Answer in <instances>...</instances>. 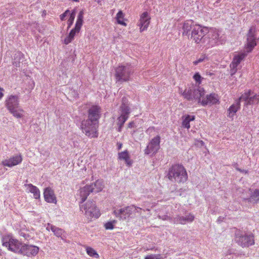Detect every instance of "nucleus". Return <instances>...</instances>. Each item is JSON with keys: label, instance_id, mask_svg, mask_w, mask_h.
I'll list each match as a JSON object with an SVG mask.
<instances>
[{"label": "nucleus", "instance_id": "1", "mask_svg": "<svg viewBox=\"0 0 259 259\" xmlns=\"http://www.w3.org/2000/svg\"><path fill=\"white\" fill-rule=\"evenodd\" d=\"M167 176L170 181L179 184L184 183L188 180L186 168L179 164H174L169 168Z\"/></svg>", "mask_w": 259, "mask_h": 259}, {"label": "nucleus", "instance_id": "2", "mask_svg": "<svg viewBox=\"0 0 259 259\" xmlns=\"http://www.w3.org/2000/svg\"><path fill=\"white\" fill-rule=\"evenodd\" d=\"M180 93L187 100L196 101L199 104L200 99L205 94V92L203 88L197 87L194 84H190L184 91L181 90Z\"/></svg>", "mask_w": 259, "mask_h": 259}, {"label": "nucleus", "instance_id": "3", "mask_svg": "<svg viewBox=\"0 0 259 259\" xmlns=\"http://www.w3.org/2000/svg\"><path fill=\"white\" fill-rule=\"evenodd\" d=\"M19 97L10 95L5 101V106L13 116L21 118L23 117L24 110L19 107Z\"/></svg>", "mask_w": 259, "mask_h": 259}, {"label": "nucleus", "instance_id": "4", "mask_svg": "<svg viewBox=\"0 0 259 259\" xmlns=\"http://www.w3.org/2000/svg\"><path fill=\"white\" fill-rule=\"evenodd\" d=\"M133 72V68L130 64L126 63L119 65L115 69L116 82L122 83L128 81Z\"/></svg>", "mask_w": 259, "mask_h": 259}, {"label": "nucleus", "instance_id": "5", "mask_svg": "<svg viewBox=\"0 0 259 259\" xmlns=\"http://www.w3.org/2000/svg\"><path fill=\"white\" fill-rule=\"evenodd\" d=\"M2 241L3 246L6 247L8 250L19 254L23 243L15 238L12 234L5 235Z\"/></svg>", "mask_w": 259, "mask_h": 259}, {"label": "nucleus", "instance_id": "6", "mask_svg": "<svg viewBox=\"0 0 259 259\" xmlns=\"http://www.w3.org/2000/svg\"><path fill=\"white\" fill-rule=\"evenodd\" d=\"M80 208L84 211L88 222H91L93 219H98L101 215L100 210L92 201H88L84 204L80 205Z\"/></svg>", "mask_w": 259, "mask_h": 259}, {"label": "nucleus", "instance_id": "7", "mask_svg": "<svg viewBox=\"0 0 259 259\" xmlns=\"http://www.w3.org/2000/svg\"><path fill=\"white\" fill-rule=\"evenodd\" d=\"M257 28L255 25H252L249 28L246 34V41L244 45V49L246 53H249L252 52L254 47L257 45L258 38L256 36Z\"/></svg>", "mask_w": 259, "mask_h": 259}, {"label": "nucleus", "instance_id": "8", "mask_svg": "<svg viewBox=\"0 0 259 259\" xmlns=\"http://www.w3.org/2000/svg\"><path fill=\"white\" fill-rule=\"evenodd\" d=\"M208 32L207 27H202L200 25L193 27L191 32V38L197 44H200L204 47L205 34Z\"/></svg>", "mask_w": 259, "mask_h": 259}, {"label": "nucleus", "instance_id": "9", "mask_svg": "<svg viewBox=\"0 0 259 259\" xmlns=\"http://www.w3.org/2000/svg\"><path fill=\"white\" fill-rule=\"evenodd\" d=\"M98 123L88 119L82 121L81 129L83 132L90 138H96L98 136Z\"/></svg>", "mask_w": 259, "mask_h": 259}, {"label": "nucleus", "instance_id": "10", "mask_svg": "<svg viewBox=\"0 0 259 259\" xmlns=\"http://www.w3.org/2000/svg\"><path fill=\"white\" fill-rule=\"evenodd\" d=\"M235 240L242 247H248L254 244V236L252 234H242L240 231L235 233Z\"/></svg>", "mask_w": 259, "mask_h": 259}, {"label": "nucleus", "instance_id": "11", "mask_svg": "<svg viewBox=\"0 0 259 259\" xmlns=\"http://www.w3.org/2000/svg\"><path fill=\"white\" fill-rule=\"evenodd\" d=\"M208 34L205 36L204 48L209 49L217 46L219 41L220 31L216 28L211 29Z\"/></svg>", "mask_w": 259, "mask_h": 259}, {"label": "nucleus", "instance_id": "12", "mask_svg": "<svg viewBox=\"0 0 259 259\" xmlns=\"http://www.w3.org/2000/svg\"><path fill=\"white\" fill-rule=\"evenodd\" d=\"M239 100L244 101L246 105H258L259 104V94L248 90L245 91L242 94Z\"/></svg>", "mask_w": 259, "mask_h": 259}, {"label": "nucleus", "instance_id": "13", "mask_svg": "<svg viewBox=\"0 0 259 259\" xmlns=\"http://www.w3.org/2000/svg\"><path fill=\"white\" fill-rule=\"evenodd\" d=\"M136 209L137 207L134 205L128 206L114 210L113 214L120 220L123 221L128 219Z\"/></svg>", "mask_w": 259, "mask_h": 259}, {"label": "nucleus", "instance_id": "14", "mask_svg": "<svg viewBox=\"0 0 259 259\" xmlns=\"http://www.w3.org/2000/svg\"><path fill=\"white\" fill-rule=\"evenodd\" d=\"M126 99L125 98H122V104L120 106L121 115L117 118V125H118V132H120L121 128L125 123L127 120L130 113V109L129 107L125 105L123 103L124 101H126Z\"/></svg>", "mask_w": 259, "mask_h": 259}, {"label": "nucleus", "instance_id": "15", "mask_svg": "<svg viewBox=\"0 0 259 259\" xmlns=\"http://www.w3.org/2000/svg\"><path fill=\"white\" fill-rule=\"evenodd\" d=\"M246 56L247 54L245 52H241L234 56L233 60L230 65L231 76L234 75L236 73L237 66Z\"/></svg>", "mask_w": 259, "mask_h": 259}, {"label": "nucleus", "instance_id": "16", "mask_svg": "<svg viewBox=\"0 0 259 259\" xmlns=\"http://www.w3.org/2000/svg\"><path fill=\"white\" fill-rule=\"evenodd\" d=\"M160 137L157 136L153 138L145 149L146 154H154L160 148Z\"/></svg>", "mask_w": 259, "mask_h": 259}, {"label": "nucleus", "instance_id": "17", "mask_svg": "<svg viewBox=\"0 0 259 259\" xmlns=\"http://www.w3.org/2000/svg\"><path fill=\"white\" fill-rule=\"evenodd\" d=\"M220 103V98L218 95L215 93H211L206 96L203 95L199 104L204 106L206 105H212Z\"/></svg>", "mask_w": 259, "mask_h": 259}, {"label": "nucleus", "instance_id": "18", "mask_svg": "<svg viewBox=\"0 0 259 259\" xmlns=\"http://www.w3.org/2000/svg\"><path fill=\"white\" fill-rule=\"evenodd\" d=\"M150 20L151 17L148 12H145L141 14L137 24L141 32L147 29L150 23Z\"/></svg>", "mask_w": 259, "mask_h": 259}, {"label": "nucleus", "instance_id": "19", "mask_svg": "<svg viewBox=\"0 0 259 259\" xmlns=\"http://www.w3.org/2000/svg\"><path fill=\"white\" fill-rule=\"evenodd\" d=\"M38 251L39 248L37 246L23 244L19 254L27 256H34Z\"/></svg>", "mask_w": 259, "mask_h": 259}, {"label": "nucleus", "instance_id": "20", "mask_svg": "<svg viewBox=\"0 0 259 259\" xmlns=\"http://www.w3.org/2000/svg\"><path fill=\"white\" fill-rule=\"evenodd\" d=\"M101 108L97 105L92 106L88 111V120L98 123L100 117Z\"/></svg>", "mask_w": 259, "mask_h": 259}, {"label": "nucleus", "instance_id": "21", "mask_svg": "<svg viewBox=\"0 0 259 259\" xmlns=\"http://www.w3.org/2000/svg\"><path fill=\"white\" fill-rule=\"evenodd\" d=\"M22 159L23 158L21 154L16 155L10 157L9 159L3 160L1 164L3 166L12 167L21 163Z\"/></svg>", "mask_w": 259, "mask_h": 259}, {"label": "nucleus", "instance_id": "22", "mask_svg": "<svg viewBox=\"0 0 259 259\" xmlns=\"http://www.w3.org/2000/svg\"><path fill=\"white\" fill-rule=\"evenodd\" d=\"M44 195L46 201L48 203L56 204V197L53 190L51 188L48 187L44 190Z\"/></svg>", "mask_w": 259, "mask_h": 259}, {"label": "nucleus", "instance_id": "23", "mask_svg": "<svg viewBox=\"0 0 259 259\" xmlns=\"http://www.w3.org/2000/svg\"><path fill=\"white\" fill-rule=\"evenodd\" d=\"M80 31V29L74 27L71 30L69 34L64 38L63 43L65 45H68L71 43L74 40L75 36L77 34H78Z\"/></svg>", "mask_w": 259, "mask_h": 259}, {"label": "nucleus", "instance_id": "24", "mask_svg": "<svg viewBox=\"0 0 259 259\" xmlns=\"http://www.w3.org/2000/svg\"><path fill=\"white\" fill-rule=\"evenodd\" d=\"M93 192V189L90 185H87L80 189V196L81 199V203H83L87 199L91 193Z\"/></svg>", "mask_w": 259, "mask_h": 259}, {"label": "nucleus", "instance_id": "25", "mask_svg": "<svg viewBox=\"0 0 259 259\" xmlns=\"http://www.w3.org/2000/svg\"><path fill=\"white\" fill-rule=\"evenodd\" d=\"M118 158L120 160L124 161L125 164L128 166L133 163V161L131 159L130 154L127 150L119 152L118 154Z\"/></svg>", "mask_w": 259, "mask_h": 259}, {"label": "nucleus", "instance_id": "26", "mask_svg": "<svg viewBox=\"0 0 259 259\" xmlns=\"http://www.w3.org/2000/svg\"><path fill=\"white\" fill-rule=\"evenodd\" d=\"M26 190L33 194V197L35 199H38L40 198V191L37 187L31 184H26L24 185Z\"/></svg>", "mask_w": 259, "mask_h": 259}, {"label": "nucleus", "instance_id": "27", "mask_svg": "<svg viewBox=\"0 0 259 259\" xmlns=\"http://www.w3.org/2000/svg\"><path fill=\"white\" fill-rule=\"evenodd\" d=\"M195 117L194 115H185L182 116V126L189 130L190 128V121H194Z\"/></svg>", "mask_w": 259, "mask_h": 259}, {"label": "nucleus", "instance_id": "28", "mask_svg": "<svg viewBox=\"0 0 259 259\" xmlns=\"http://www.w3.org/2000/svg\"><path fill=\"white\" fill-rule=\"evenodd\" d=\"M194 26H193V22L192 20H187L185 21L183 24L182 29V35L183 36L189 35V32Z\"/></svg>", "mask_w": 259, "mask_h": 259}, {"label": "nucleus", "instance_id": "29", "mask_svg": "<svg viewBox=\"0 0 259 259\" xmlns=\"http://www.w3.org/2000/svg\"><path fill=\"white\" fill-rule=\"evenodd\" d=\"M90 185L92 189H93V192L95 193H98L101 191L104 188L103 182L99 180Z\"/></svg>", "mask_w": 259, "mask_h": 259}, {"label": "nucleus", "instance_id": "30", "mask_svg": "<svg viewBox=\"0 0 259 259\" xmlns=\"http://www.w3.org/2000/svg\"><path fill=\"white\" fill-rule=\"evenodd\" d=\"M241 100H239L236 103V104H233L229 108L228 110V116L229 117H233L235 113L237 112V111L240 109V101Z\"/></svg>", "mask_w": 259, "mask_h": 259}, {"label": "nucleus", "instance_id": "31", "mask_svg": "<svg viewBox=\"0 0 259 259\" xmlns=\"http://www.w3.org/2000/svg\"><path fill=\"white\" fill-rule=\"evenodd\" d=\"M194 216L192 215H189L186 217H178L175 219V223L180 224H185L186 222H191L194 220Z\"/></svg>", "mask_w": 259, "mask_h": 259}, {"label": "nucleus", "instance_id": "32", "mask_svg": "<svg viewBox=\"0 0 259 259\" xmlns=\"http://www.w3.org/2000/svg\"><path fill=\"white\" fill-rule=\"evenodd\" d=\"M83 14L84 12L83 10H81L79 12L77 16V20L74 26L75 27L80 30H81L83 22Z\"/></svg>", "mask_w": 259, "mask_h": 259}, {"label": "nucleus", "instance_id": "33", "mask_svg": "<svg viewBox=\"0 0 259 259\" xmlns=\"http://www.w3.org/2000/svg\"><path fill=\"white\" fill-rule=\"evenodd\" d=\"M115 19L118 24L126 26L127 24L124 22V14L120 10L116 14Z\"/></svg>", "mask_w": 259, "mask_h": 259}, {"label": "nucleus", "instance_id": "34", "mask_svg": "<svg viewBox=\"0 0 259 259\" xmlns=\"http://www.w3.org/2000/svg\"><path fill=\"white\" fill-rule=\"evenodd\" d=\"M86 251L87 254L91 256V257H94L96 258H98L99 257V255L97 252V251L93 249V248L89 246H87L85 247Z\"/></svg>", "mask_w": 259, "mask_h": 259}, {"label": "nucleus", "instance_id": "35", "mask_svg": "<svg viewBox=\"0 0 259 259\" xmlns=\"http://www.w3.org/2000/svg\"><path fill=\"white\" fill-rule=\"evenodd\" d=\"M117 223V221L113 220L108 221L104 224V227L106 230H113L115 225Z\"/></svg>", "mask_w": 259, "mask_h": 259}, {"label": "nucleus", "instance_id": "36", "mask_svg": "<svg viewBox=\"0 0 259 259\" xmlns=\"http://www.w3.org/2000/svg\"><path fill=\"white\" fill-rule=\"evenodd\" d=\"M51 229L52 231L54 232V234L57 237H60L63 233L62 229L55 226H51Z\"/></svg>", "mask_w": 259, "mask_h": 259}, {"label": "nucleus", "instance_id": "37", "mask_svg": "<svg viewBox=\"0 0 259 259\" xmlns=\"http://www.w3.org/2000/svg\"><path fill=\"white\" fill-rule=\"evenodd\" d=\"M75 16V13L74 11H73L70 14V17L67 21V29H69L71 25L73 24Z\"/></svg>", "mask_w": 259, "mask_h": 259}, {"label": "nucleus", "instance_id": "38", "mask_svg": "<svg viewBox=\"0 0 259 259\" xmlns=\"http://www.w3.org/2000/svg\"><path fill=\"white\" fill-rule=\"evenodd\" d=\"M206 59H207V56H206V55L202 54L198 59L193 62V64L194 65H197L199 63L203 62Z\"/></svg>", "mask_w": 259, "mask_h": 259}, {"label": "nucleus", "instance_id": "39", "mask_svg": "<svg viewBox=\"0 0 259 259\" xmlns=\"http://www.w3.org/2000/svg\"><path fill=\"white\" fill-rule=\"evenodd\" d=\"M251 198L255 200H259V190L255 189L251 195Z\"/></svg>", "mask_w": 259, "mask_h": 259}, {"label": "nucleus", "instance_id": "40", "mask_svg": "<svg viewBox=\"0 0 259 259\" xmlns=\"http://www.w3.org/2000/svg\"><path fill=\"white\" fill-rule=\"evenodd\" d=\"M161 255L160 254H150L145 257V259H161Z\"/></svg>", "mask_w": 259, "mask_h": 259}, {"label": "nucleus", "instance_id": "41", "mask_svg": "<svg viewBox=\"0 0 259 259\" xmlns=\"http://www.w3.org/2000/svg\"><path fill=\"white\" fill-rule=\"evenodd\" d=\"M193 79L199 84L201 83V76L198 72L196 73L193 76Z\"/></svg>", "mask_w": 259, "mask_h": 259}, {"label": "nucleus", "instance_id": "42", "mask_svg": "<svg viewBox=\"0 0 259 259\" xmlns=\"http://www.w3.org/2000/svg\"><path fill=\"white\" fill-rule=\"evenodd\" d=\"M70 13V11L69 10H67L66 11H65V12L63 13L62 14H61L60 16V19L62 20V21H63L65 20V17L67 16V15Z\"/></svg>", "mask_w": 259, "mask_h": 259}, {"label": "nucleus", "instance_id": "43", "mask_svg": "<svg viewBox=\"0 0 259 259\" xmlns=\"http://www.w3.org/2000/svg\"><path fill=\"white\" fill-rule=\"evenodd\" d=\"M4 89L0 87V100L4 97Z\"/></svg>", "mask_w": 259, "mask_h": 259}, {"label": "nucleus", "instance_id": "44", "mask_svg": "<svg viewBox=\"0 0 259 259\" xmlns=\"http://www.w3.org/2000/svg\"><path fill=\"white\" fill-rule=\"evenodd\" d=\"M134 126H135L134 122V121H131V122L128 123L127 127L128 128H132V127H134Z\"/></svg>", "mask_w": 259, "mask_h": 259}, {"label": "nucleus", "instance_id": "45", "mask_svg": "<svg viewBox=\"0 0 259 259\" xmlns=\"http://www.w3.org/2000/svg\"><path fill=\"white\" fill-rule=\"evenodd\" d=\"M117 145H118V149L120 150L122 148V144L121 143H118Z\"/></svg>", "mask_w": 259, "mask_h": 259}, {"label": "nucleus", "instance_id": "46", "mask_svg": "<svg viewBox=\"0 0 259 259\" xmlns=\"http://www.w3.org/2000/svg\"><path fill=\"white\" fill-rule=\"evenodd\" d=\"M236 169H237V170H238V171H240V172H244V171L245 173H247V171H246V170H242V169H240V168H236Z\"/></svg>", "mask_w": 259, "mask_h": 259}, {"label": "nucleus", "instance_id": "47", "mask_svg": "<svg viewBox=\"0 0 259 259\" xmlns=\"http://www.w3.org/2000/svg\"><path fill=\"white\" fill-rule=\"evenodd\" d=\"M72 1L75 2H79V0H71Z\"/></svg>", "mask_w": 259, "mask_h": 259}]
</instances>
